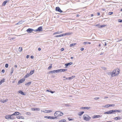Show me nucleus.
Here are the masks:
<instances>
[{
    "label": "nucleus",
    "mask_w": 122,
    "mask_h": 122,
    "mask_svg": "<svg viewBox=\"0 0 122 122\" xmlns=\"http://www.w3.org/2000/svg\"><path fill=\"white\" fill-rule=\"evenodd\" d=\"M110 114L113 113V112H115V111L114 110H112L110 111Z\"/></svg>",
    "instance_id": "7c9ffc66"
},
{
    "label": "nucleus",
    "mask_w": 122,
    "mask_h": 122,
    "mask_svg": "<svg viewBox=\"0 0 122 122\" xmlns=\"http://www.w3.org/2000/svg\"><path fill=\"white\" fill-rule=\"evenodd\" d=\"M30 75H29V74H27L26 75H25V78H27V77H28L29 76H30Z\"/></svg>",
    "instance_id": "ea45409f"
},
{
    "label": "nucleus",
    "mask_w": 122,
    "mask_h": 122,
    "mask_svg": "<svg viewBox=\"0 0 122 122\" xmlns=\"http://www.w3.org/2000/svg\"><path fill=\"white\" fill-rule=\"evenodd\" d=\"M51 116H45L44 117L45 118H46L51 119Z\"/></svg>",
    "instance_id": "4be33fe9"
},
{
    "label": "nucleus",
    "mask_w": 122,
    "mask_h": 122,
    "mask_svg": "<svg viewBox=\"0 0 122 122\" xmlns=\"http://www.w3.org/2000/svg\"><path fill=\"white\" fill-rule=\"evenodd\" d=\"M59 111H56L54 114V115L56 117H59L60 113Z\"/></svg>",
    "instance_id": "7ed1b4c3"
},
{
    "label": "nucleus",
    "mask_w": 122,
    "mask_h": 122,
    "mask_svg": "<svg viewBox=\"0 0 122 122\" xmlns=\"http://www.w3.org/2000/svg\"><path fill=\"white\" fill-rule=\"evenodd\" d=\"M83 119L86 121H89L91 119V117L88 115L85 114L83 116Z\"/></svg>",
    "instance_id": "f03ea898"
},
{
    "label": "nucleus",
    "mask_w": 122,
    "mask_h": 122,
    "mask_svg": "<svg viewBox=\"0 0 122 122\" xmlns=\"http://www.w3.org/2000/svg\"><path fill=\"white\" fill-rule=\"evenodd\" d=\"M76 44V43H75L73 44H72L70 45V47H72L74 46Z\"/></svg>",
    "instance_id": "bb28decb"
},
{
    "label": "nucleus",
    "mask_w": 122,
    "mask_h": 122,
    "mask_svg": "<svg viewBox=\"0 0 122 122\" xmlns=\"http://www.w3.org/2000/svg\"><path fill=\"white\" fill-rule=\"evenodd\" d=\"M15 39V38H11L10 39V40H14Z\"/></svg>",
    "instance_id": "864d4df0"
},
{
    "label": "nucleus",
    "mask_w": 122,
    "mask_h": 122,
    "mask_svg": "<svg viewBox=\"0 0 122 122\" xmlns=\"http://www.w3.org/2000/svg\"><path fill=\"white\" fill-rule=\"evenodd\" d=\"M8 64H5V67H6V68H7L8 67Z\"/></svg>",
    "instance_id": "49530a36"
},
{
    "label": "nucleus",
    "mask_w": 122,
    "mask_h": 122,
    "mask_svg": "<svg viewBox=\"0 0 122 122\" xmlns=\"http://www.w3.org/2000/svg\"><path fill=\"white\" fill-rule=\"evenodd\" d=\"M60 72H64L65 71H66L67 69H60Z\"/></svg>",
    "instance_id": "f3484780"
},
{
    "label": "nucleus",
    "mask_w": 122,
    "mask_h": 122,
    "mask_svg": "<svg viewBox=\"0 0 122 122\" xmlns=\"http://www.w3.org/2000/svg\"><path fill=\"white\" fill-rule=\"evenodd\" d=\"M69 80L68 78H66L65 79H63V80Z\"/></svg>",
    "instance_id": "4d7b16f0"
},
{
    "label": "nucleus",
    "mask_w": 122,
    "mask_h": 122,
    "mask_svg": "<svg viewBox=\"0 0 122 122\" xmlns=\"http://www.w3.org/2000/svg\"><path fill=\"white\" fill-rule=\"evenodd\" d=\"M55 72L56 73H58L59 72H60V69L57 70H55Z\"/></svg>",
    "instance_id": "58836bf2"
},
{
    "label": "nucleus",
    "mask_w": 122,
    "mask_h": 122,
    "mask_svg": "<svg viewBox=\"0 0 122 122\" xmlns=\"http://www.w3.org/2000/svg\"><path fill=\"white\" fill-rule=\"evenodd\" d=\"M72 78L71 77H69L68 78L69 80H71V79H72Z\"/></svg>",
    "instance_id": "13d9d810"
},
{
    "label": "nucleus",
    "mask_w": 122,
    "mask_h": 122,
    "mask_svg": "<svg viewBox=\"0 0 122 122\" xmlns=\"http://www.w3.org/2000/svg\"><path fill=\"white\" fill-rule=\"evenodd\" d=\"M14 71V69L13 68H12L11 69V72L10 73L11 75H12V74L13 73Z\"/></svg>",
    "instance_id": "c85d7f7f"
},
{
    "label": "nucleus",
    "mask_w": 122,
    "mask_h": 122,
    "mask_svg": "<svg viewBox=\"0 0 122 122\" xmlns=\"http://www.w3.org/2000/svg\"><path fill=\"white\" fill-rule=\"evenodd\" d=\"M64 50V49L63 48H62L61 49V51H62Z\"/></svg>",
    "instance_id": "e2e57ef3"
},
{
    "label": "nucleus",
    "mask_w": 122,
    "mask_h": 122,
    "mask_svg": "<svg viewBox=\"0 0 122 122\" xmlns=\"http://www.w3.org/2000/svg\"><path fill=\"white\" fill-rule=\"evenodd\" d=\"M65 66H66V68L68 66V63L66 64H65Z\"/></svg>",
    "instance_id": "5fc2aeb1"
},
{
    "label": "nucleus",
    "mask_w": 122,
    "mask_h": 122,
    "mask_svg": "<svg viewBox=\"0 0 122 122\" xmlns=\"http://www.w3.org/2000/svg\"><path fill=\"white\" fill-rule=\"evenodd\" d=\"M51 119H56L57 118V117L56 116L53 117H51Z\"/></svg>",
    "instance_id": "c9c22d12"
},
{
    "label": "nucleus",
    "mask_w": 122,
    "mask_h": 122,
    "mask_svg": "<svg viewBox=\"0 0 122 122\" xmlns=\"http://www.w3.org/2000/svg\"><path fill=\"white\" fill-rule=\"evenodd\" d=\"M22 21H20L18 23L16 24V25H20L22 23Z\"/></svg>",
    "instance_id": "c756f323"
},
{
    "label": "nucleus",
    "mask_w": 122,
    "mask_h": 122,
    "mask_svg": "<svg viewBox=\"0 0 122 122\" xmlns=\"http://www.w3.org/2000/svg\"><path fill=\"white\" fill-rule=\"evenodd\" d=\"M100 98L99 97H95L94 98V100H96L99 99Z\"/></svg>",
    "instance_id": "8fccbe9b"
},
{
    "label": "nucleus",
    "mask_w": 122,
    "mask_h": 122,
    "mask_svg": "<svg viewBox=\"0 0 122 122\" xmlns=\"http://www.w3.org/2000/svg\"><path fill=\"white\" fill-rule=\"evenodd\" d=\"M42 26H40L37 29H36V31H42Z\"/></svg>",
    "instance_id": "0eeeda50"
},
{
    "label": "nucleus",
    "mask_w": 122,
    "mask_h": 122,
    "mask_svg": "<svg viewBox=\"0 0 122 122\" xmlns=\"http://www.w3.org/2000/svg\"><path fill=\"white\" fill-rule=\"evenodd\" d=\"M26 114L27 115H31V113L30 112H27L26 113Z\"/></svg>",
    "instance_id": "c03bdc74"
},
{
    "label": "nucleus",
    "mask_w": 122,
    "mask_h": 122,
    "mask_svg": "<svg viewBox=\"0 0 122 122\" xmlns=\"http://www.w3.org/2000/svg\"><path fill=\"white\" fill-rule=\"evenodd\" d=\"M109 105L110 106H112L113 107H114L115 106V105L114 104H110Z\"/></svg>",
    "instance_id": "de8ad7c7"
},
{
    "label": "nucleus",
    "mask_w": 122,
    "mask_h": 122,
    "mask_svg": "<svg viewBox=\"0 0 122 122\" xmlns=\"http://www.w3.org/2000/svg\"><path fill=\"white\" fill-rule=\"evenodd\" d=\"M110 107V106L109 105H105V106H103V107Z\"/></svg>",
    "instance_id": "a19ab883"
},
{
    "label": "nucleus",
    "mask_w": 122,
    "mask_h": 122,
    "mask_svg": "<svg viewBox=\"0 0 122 122\" xmlns=\"http://www.w3.org/2000/svg\"><path fill=\"white\" fill-rule=\"evenodd\" d=\"M17 118L18 119H20V118L22 119H24V117L22 116H18L17 117Z\"/></svg>",
    "instance_id": "cd10ccee"
},
{
    "label": "nucleus",
    "mask_w": 122,
    "mask_h": 122,
    "mask_svg": "<svg viewBox=\"0 0 122 122\" xmlns=\"http://www.w3.org/2000/svg\"><path fill=\"white\" fill-rule=\"evenodd\" d=\"M1 72L3 73H4L5 72V70L4 69L2 70L1 71Z\"/></svg>",
    "instance_id": "bf43d9fd"
},
{
    "label": "nucleus",
    "mask_w": 122,
    "mask_h": 122,
    "mask_svg": "<svg viewBox=\"0 0 122 122\" xmlns=\"http://www.w3.org/2000/svg\"><path fill=\"white\" fill-rule=\"evenodd\" d=\"M49 72L50 73H56L55 70H54L53 71H49Z\"/></svg>",
    "instance_id": "72a5a7b5"
},
{
    "label": "nucleus",
    "mask_w": 122,
    "mask_h": 122,
    "mask_svg": "<svg viewBox=\"0 0 122 122\" xmlns=\"http://www.w3.org/2000/svg\"><path fill=\"white\" fill-rule=\"evenodd\" d=\"M55 36V37H61L62 36H61V35H59L56 36Z\"/></svg>",
    "instance_id": "4c0bfd02"
},
{
    "label": "nucleus",
    "mask_w": 122,
    "mask_h": 122,
    "mask_svg": "<svg viewBox=\"0 0 122 122\" xmlns=\"http://www.w3.org/2000/svg\"><path fill=\"white\" fill-rule=\"evenodd\" d=\"M68 66H69V65H70L72 64V62H70L68 63Z\"/></svg>",
    "instance_id": "603ef678"
},
{
    "label": "nucleus",
    "mask_w": 122,
    "mask_h": 122,
    "mask_svg": "<svg viewBox=\"0 0 122 122\" xmlns=\"http://www.w3.org/2000/svg\"><path fill=\"white\" fill-rule=\"evenodd\" d=\"M114 119L116 120H117L118 119L120 120L121 119V118L119 117H117L114 118Z\"/></svg>",
    "instance_id": "2eb2a0df"
},
{
    "label": "nucleus",
    "mask_w": 122,
    "mask_h": 122,
    "mask_svg": "<svg viewBox=\"0 0 122 122\" xmlns=\"http://www.w3.org/2000/svg\"><path fill=\"white\" fill-rule=\"evenodd\" d=\"M9 1V0H7L4 1L2 4V5L3 6L5 5Z\"/></svg>",
    "instance_id": "4468645a"
},
{
    "label": "nucleus",
    "mask_w": 122,
    "mask_h": 122,
    "mask_svg": "<svg viewBox=\"0 0 122 122\" xmlns=\"http://www.w3.org/2000/svg\"><path fill=\"white\" fill-rule=\"evenodd\" d=\"M81 109H90V107H81Z\"/></svg>",
    "instance_id": "9b49d317"
},
{
    "label": "nucleus",
    "mask_w": 122,
    "mask_h": 122,
    "mask_svg": "<svg viewBox=\"0 0 122 122\" xmlns=\"http://www.w3.org/2000/svg\"><path fill=\"white\" fill-rule=\"evenodd\" d=\"M61 35L62 36H64L66 35V33L63 34Z\"/></svg>",
    "instance_id": "3c124183"
},
{
    "label": "nucleus",
    "mask_w": 122,
    "mask_h": 122,
    "mask_svg": "<svg viewBox=\"0 0 122 122\" xmlns=\"http://www.w3.org/2000/svg\"><path fill=\"white\" fill-rule=\"evenodd\" d=\"M18 92L19 93H20L22 95H25V94L22 91H19Z\"/></svg>",
    "instance_id": "a211bd4d"
},
{
    "label": "nucleus",
    "mask_w": 122,
    "mask_h": 122,
    "mask_svg": "<svg viewBox=\"0 0 122 122\" xmlns=\"http://www.w3.org/2000/svg\"><path fill=\"white\" fill-rule=\"evenodd\" d=\"M45 111H46L45 112H46V113H49V112H52V111L51 110H45Z\"/></svg>",
    "instance_id": "393cba45"
},
{
    "label": "nucleus",
    "mask_w": 122,
    "mask_h": 122,
    "mask_svg": "<svg viewBox=\"0 0 122 122\" xmlns=\"http://www.w3.org/2000/svg\"><path fill=\"white\" fill-rule=\"evenodd\" d=\"M19 114V113L17 112H15L13 114L11 115V116L12 115H18Z\"/></svg>",
    "instance_id": "9d476101"
},
{
    "label": "nucleus",
    "mask_w": 122,
    "mask_h": 122,
    "mask_svg": "<svg viewBox=\"0 0 122 122\" xmlns=\"http://www.w3.org/2000/svg\"><path fill=\"white\" fill-rule=\"evenodd\" d=\"M34 70H32V71H31L29 75H32L34 73Z\"/></svg>",
    "instance_id": "b1692460"
},
{
    "label": "nucleus",
    "mask_w": 122,
    "mask_h": 122,
    "mask_svg": "<svg viewBox=\"0 0 122 122\" xmlns=\"http://www.w3.org/2000/svg\"><path fill=\"white\" fill-rule=\"evenodd\" d=\"M113 13V12H110L108 13V14L109 15H110L112 14Z\"/></svg>",
    "instance_id": "37998d69"
},
{
    "label": "nucleus",
    "mask_w": 122,
    "mask_h": 122,
    "mask_svg": "<svg viewBox=\"0 0 122 122\" xmlns=\"http://www.w3.org/2000/svg\"><path fill=\"white\" fill-rule=\"evenodd\" d=\"M84 113V112H80L78 113V115L79 116H81Z\"/></svg>",
    "instance_id": "ddd939ff"
},
{
    "label": "nucleus",
    "mask_w": 122,
    "mask_h": 122,
    "mask_svg": "<svg viewBox=\"0 0 122 122\" xmlns=\"http://www.w3.org/2000/svg\"><path fill=\"white\" fill-rule=\"evenodd\" d=\"M102 69H103L104 70H105V68L104 67H102Z\"/></svg>",
    "instance_id": "69168bd1"
},
{
    "label": "nucleus",
    "mask_w": 122,
    "mask_h": 122,
    "mask_svg": "<svg viewBox=\"0 0 122 122\" xmlns=\"http://www.w3.org/2000/svg\"><path fill=\"white\" fill-rule=\"evenodd\" d=\"M59 113H60V115L59 116H62L63 115V113L62 112H61L59 111Z\"/></svg>",
    "instance_id": "2f4dec72"
},
{
    "label": "nucleus",
    "mask_w": 122,
    "mask_h": 122,
    "mask_svg": "<svg viewBox=\"0 0 122 122\" xmlns=\"http://www.w3.org/2000/svg\"><path fill=\"white\" fill-rule=\"evenodd\" d=\"M8 101V100L7 99L3 100L4 103L7 102Z\"/></svg>",
    "instance_id": "09e8293b"
},
{
    "label": "nucleus",
    "mask_w": 122,
    "mask_h": 122,
    "mask_svg": "<svg viewBox=\"0 0 122 122\" xmlns=\"http://www.w3.org/2000/svg\"><path fill=\"white\" fill-rule=\"evenodd\" d=\"M66 35L68 36L69 35H71L72 34V32H69V33H66Z\"/></svg>",
    "instance_id": "412c9836"
},
{
    "label": "nucleus",
    "mask_w": 122,
    "mask_h": 122,
    "mask_svg": "<svg viewBox=\"0 0 122 122\" xmlns=\"http://www.w3.org/2000/svg\"><path fill=\"white\" fill-rule=\"evenodd\" d=\"M107 51H103V52H101V53H100V55H103L104 54V52H105Z\"/></svg>",
    "instance_id": "79ce46f5"
},
{
    "label": "nucleus",
    "mask_w": 122,
    "mask_h": 122,
    "mask_svg": "<svg viewBox=\"0 0 122 122\" xmlns=\"http://www.w3.org/2000/svg\"><path fill=\"white\" fill-rule=\"evenodd\" d=\"M30 57L32 59H33L34 58V57L33 56H31V57Z\"/></svg>",
    "instance_id": "0e129e2a"
},
{
    "label": "nucleus",
    "mask_w": 122,
    "mask_h": 122,
    "mask_svg": "<svg viewBox=\"0 0 122 122\" xmlns=\"http://www.w3.org/2000/svg\"><path fill=\"white\" fill-rule=\"evenodd\" d=\"M104 114H110V111L108 112H105L104 113Z\"/></svg>",
    "instance_id": "473e14b6"
},
{
    "label": "nucleus",
    "mask_w": 122,
    "mask_h": 122,
    "mask_svg": "<svg viewBox=\"0 0 122 122\" xmlns=\"http://www.w3.org/2000/svg\"><path fill=\"white\" fill-rule=\"evenodd\" d=\"M66 121L65 119H63L59 121V122H65Z\"/></svg>",
    "instance_id": "a878e982"
},
{
    "label": "nucleus",
    "mask_w": 122,
    "mask_h": 122,
    "mask_svg": "<svg viewBox=\"0 0 122 122\" xmlns=\"http://www.w3.org/2000/svg\"><path fill=\"white\" fill-rule=\"evenodd\" d=\"M90 42H83V44H84L85 45L86 44H91Z\"/></svg>",
    "instance_id": "e433bc0d"
},
{
    "label": "nucleus",
    "mask_w": 122,
    "mask_h": 122,
    "mask_svg": "<svg viewBox=\"0 0 122 122\" xmlns=\"http://www.w3.org/2000/svg\"><path fill=\"white\" fill-rule=\"evenodd\" d=\"M3 100H1L0 101V102H3V103H4Z\"/></svg>",
    "instance_id": "338daca9"
},
{
    "label": "nucleus",
    "mask_w": 122,
    "mask_h": 122,
    "mask_svg": "<svg viewBox=\"0 0 122 122\" xmlns=\"http://www.w3.org/2000/svg\"><path fill=\"white\" fill-rule=\"evenodd\" d=\"M62 32V31H61H61H58V32H56L54 33L53 34V35H55L57 34H59L61 33Z\"/></svg>",
    "instance_id": "dca6fc26"
},
{
    "label": "nucleus",
    "mask_w": 122,
    "mask_h": 122,
    "mask_svg": "<svg viewBox=\"0 0 122 122\" xmlns=\"http://www.w3.org/2000/svg\"><path fill=\"white\" fill-rule=\"evenodd\" d=\"M51 67H52V66H50L48 67V69H50L51 68Z\"/></svg>",
    "instance_id": "052dcab7"
},
{
    "label": "nucleus",
    "mask_w": 122,
    "mask_h": 122,
    "mask_svg": "<svg viewBox=\"0 0 122 122\" xmlns=\"http://www.w3.org/2000/svg\"><path fill=\"white\" fill-rule=\"evenodd\" d=\"M31 82H29L28 83H26L25 84V85H28L29 86L31 84Z\"/></svg>",
    "instance_id": "6ab92c4d"
},
{
    "label": "nucleus",
    "mask_w": 122,
    "mask_h": 122,
    "mask_svg": "<svg viewBox=\"0 0 122 122\" xmlns=\"http://www.w3.org/2000/svg\"><path fill=\"white\" fill-rule=\"evenodd\" d=\"M84 49L83 48H81V51H83V50Z\"/></svg>",
    "instance_id": "680f3d73"
},
{
    "label": "nucleus",
    "mask_w": 122,
    "mask_h": 122,
    "mask_svg": "<svg viewBox=\"0 0 122 122\" xmlns=\"http://www.w3.org/2000/svg\"><path fill=\"white\" fill-rule=\"evenodd\" d=\"M34 30L33 29L29 28L28 29H27L26 30V31L28 33H31L32 31H33Z\"/></svg>",
    "instance_id": "20e7f679"
},
{
    "label": "nucleus",
    "mask_w": 122,
    "mask_h": 122,
    "mask_svg": "<svg viewBox=\"0 0 122 122\" xmlns=\"http://www.w3.org/2000/svg\"><path fill=\"white\" fill-rule=\"evenodd\" d=\"M41 50V49L40 48H39L38 49V50L39 51H40Z\"/></svg>",
    "instance_id": "774afa93"
},
{
    "label": "nucleus",
    "mask_w": 122,
    "mask_h": 122,
    "mask_svg": "<svg viewBox=\"0 0 122 122\" xmlns=\"http://www.w3.org/2000/svg\"><path fill=\"white\" fill-rule=\"evenodd\" d=\"M12 116L10 115H6L5 117V118L7 119H13V118L11 117Z\"/></svg>",
    "instance_id": "423d86ee"
},
{
    "label": "nucleus",
    "mask_w": 122,
    "mask_h": 122,
    "mask_svg": "<svg viewBox=\"0 0 122 122\" xmlns=\"http://www.w3.org/2000/svg\"><path fill=\"white\" fill-rule=\"evenodd\" d=\"M31 109L32 111H39L40 110V109L39 108H31Z\"/></svg>",
    "instance_id": "f8f14e48"
},
{
    "label": "nucleus",
    "mask_w": 122,
    "mask_h": 122,
    "mask_svg": "<svg viewBox=\"0 0 122 122\" xmlns=\"http://www.w3.org/2000/svg\"><path fill=\"white\" fill-rule=\"evenodd\" d=\"M119 73V71L117 70H114L111 76L112 77H114L118 75Z\"/></svg>",
    "instance_id": "f257e3e1"
},
{
    "label": "nucleus",
    "mask_w": 122,
    "mask_h": 122,
    "mask_svg": "<svg viewBox=\"0 0 122 122\" xmlns=\"http://www.w3.org/2000/svg\"><path fill=\"white\" fill-rule=\"evenodd\" d=\"M102 116H101L99 115H94L92 117V118L93 119L97 118H100Z\"/></svg>",
    "instance_id": "6e6552de"
},
{
    "label": "nucleus",
    "mask_w": 122,
    "mask_h": 122,
    "mask_svg": "<svg viewBox=\"0 0 122 122\" xmlns=\"http://www.w3.org/2000/svg\"><path fill=\"white\" fill-rule=\"evenodd\" d=\"M95 26H98L99 28H100V26L99 25V24H97L95 25Z\"/></svg>",
    "instance_id": "a18cd8bd"
},
{
    "label": "nucleus",
    "mask_w": 122,
    "mask_h": 122,
    "mask_svg": "<svg viewBox=\"0 0 122 122\" xmlns=\"http://www.w3.org/2000/svg\"><path fill=\"white\" fill-rule=\"evenodd\" d=\"M5 79L4 78H3L2 80L0 81V83L1 84L2 83H3L5 81Z\"/></svg>",
    "instance_id": "aec40b11"
},
{
    "label": "nucleus",
    "mask_w": 122,
    "mask_h": 122,
    "mask_svg": "<svg viewBox=\"0 0 122 122\" xmlns=\"http://www.w3.org/2000/svg\"><path fill=\"white\" fill-rule=\"evenodd\" d=\"M118 22H122V20H119Z\"/></svg>",
    "instance_id": "6e6d98bb"
},
{
    "label": "nucleus",
    "mask_w": 122,
    "mask_h": 122,
    "mask_svg": "<svg viewBox=\"0 0 122 122\" xmlns=\"http://www.w3.org/2000/svg\"><path fill=\"white\" fill-rule=\"evenodd\" d=\"M106 26V25H101L100 26V28Z\"/></svg>",
    "instance_id": "5701e85b"
},
{
    "label": "nucleus",
    "mask_w": 122,
    "mask_h": 122,
    "mask_svg": "<svg viewBox=\"0 0 122 122\" xmlns=\"http://www.w3.org/2000/svg\"><path fill=\"white\" fill-rule=\"evenodd\" d=\"M22 50V47H20L19 49V51H21Z\"/></svg>",
    "instance_id": "f704fd0d"
},
{
    "label": "nucleus",
    "mask_w": 122,
    "mask_h": 122,
    "mask_svg": "<svg viewBox=\"0 0 122 122\" xmlns=\"http://www.w3.org/2000/svg\"><path fill=\"white\" fill-rule=\"evenodd\" d=\"M56 10L60 13H61L62 12V11L61 10L60 8L59 7H56Z\"/></svg>",
    "instance_id": "39448f33"
},
{
    "label": "nucleus",
    "mask_w": 122,
    "mask_h": 122,
    "mask_svg": "<svg viewBox=\"0 0 122 122\" xmlns=\"http://www.w3.org/2000/svg\"><path fill=\"white\" fill-rule=\"evenodd\" d=\"M24 81H25L24 79H21L20 81H18V84H20V83H21L23 82Z\"/></svg>",
    "instance_id": "1a4fd4ad"
}]
</instances>
